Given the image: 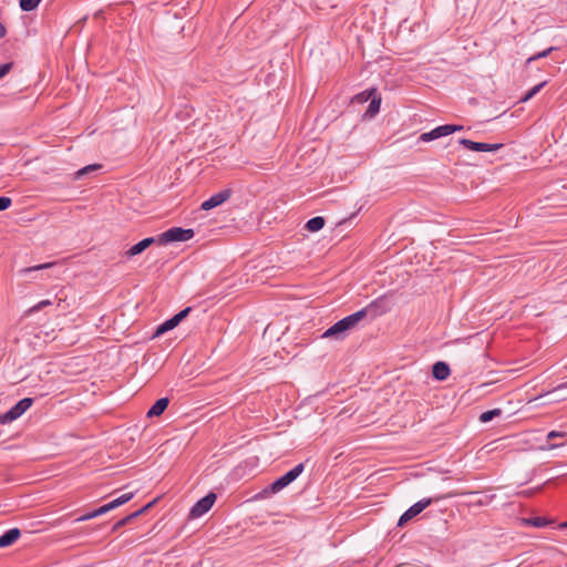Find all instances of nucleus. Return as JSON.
Wrapping results in <instances>:
<instances>
[{"label":"nucleus","mask_w":567,"mask_h":567,"mask_svg":"<svg viewBox=\"0 0 567 567\" xmlns=\"http://www.w3.org/2000/svg\"><path fill=\"white\" fill-rule=\"evenodd\" d=\"M12 69V63H4L0 65V79L7 75Z\"/></svg>","instance_id":"31"},{"label":"nucleus","mask_w":567,"mask_h":567,"mask_svg":"<svg viewBox=\"0 0 567 567\" xmlns=\"http://www.w3.org/2000/svg\"><path fill=\"white\" fill-rule=\"evenodd\" d=\"M303 463L297 464L293 468L275 480L271 484L267 485L259 494L258 497L266 498L272 494H276L296 481L299 475L303 472Z\"/></svg>","instance_id":"1"},{"label":"nucleus","mask_w":567,"mask_h":567,"mask_svg":"<svg viewBox=\"0 0 567 567\" xmlns=\"http://www.w3.org/2000/svg\"><path fill=\"white\" fill-rule=\"evenodd\" d=\"M390 307V300L385 297L378 298L377 300L369 303L367 307L358 310L351 315L344 316L342 319H363L370 318L375 319L384 316Z\"/></svg>","instance_id":"2"},{"label":"nucleus","mask_w":567,"mask_h":567,"mask_svg":"<svg viewBox=\"0 0 567 567\" xmlns=\"http://www.w3.org/2000/svg\"><path fill=\"white\" fill-rule=\"evenodd\" d=\"M195 233L192 228L172 227L157 235V245L165 246L171 243H183L192 239Z\"/></svg>","instance_id":"3"},{"label":"nucleus","mask_w":567,"mask_h":567,"mask_svg":"<svg viewBox=\"0 0 567 567\" xmlns=\"http://www.w3.org/2000/svg\"><path fill=\"white\" fill-rule=\"evenodd\" d=\"M100 515H102V514L100 513V509H99V508H96V509H95V511H93V512H90V513H87V514H84V515H82V516L78 517L74 522H76V523H78V522H85V520L92 519V518H94V517H97V516H100Z\"/></svg>","instance_id":"28"},{"label":"nucleus","mask_w":567,"mask_h":567,"mask_svg":"<svg viewBox=\"0 0 567 567\" xmlns=\"http://www.w3.org/2000/svg\"><path fill=\"white\" fill-rule=\"evenodd\" d=\"M231 196L230 189H223L214 195H212L208 199L204 200L200 205V208L204 210H210L221 204H224Z\"/></svg>","instance_id":"9"},{"label":"nucleus","mask_w":567,"mask_h":567,"mask_svg":"<svg viewBox=\"0 0 567 567\" xmlns=\"http://www.w3.org/2000/svg\"><path fill=\"white\" fill-rule=\"evenodd\" d=\"M96 329H101V332H105L106 330L105 329H102L101 326L96 324Z\"/></svg>","instance_id":"43"},{"label":"nucleus","mask_w":567,"mask_h":567,"mask_svg":"<svg viewBox=\"0 0 567 567\" xmlns=\"http://www.w3.org/2000/svg\"><path fill=\"white\" fill-rule=\"evenodd\" d=\"M372 94H374V96L371 100V102L368 106V111H367V113L370 114V116H374L380 110L381 97L375 96L377 90L375 89L367 90L358 96L359 100L361 102H363V101H368Z\"/></svg>","instance_id":"10"},{"label":"nucleus","mask_w":567,"mask_h":567,"mask_svg":"<svg viewBox=\"0 0 567 567\" xmlns=\"http://www.w3.org/2000/svg\"><path fill=\"white\" fill-rule=\"evenodd\" d=\"M152 244H157V236L147 237L141 240L140 243L133 245L127 251V257H134L136 255L142 254L146 248H148Z\"/></svg>","instance_id":"14"},{"label":"nucleus","mask_w":567,"mask_h":567,"mask_svg":"<svg viewBox=\"0 0 567 567\" xmlns=\"http://www.w3.org/2000/svg\"><path fill=\"white\" fill-rule=\"evenodd\" d=\"M462 130H463V126H461V125H454V124L440 125L430 132L422 133L419 136V142L427 143V142L447 136L450 134H453V133L462 131Z\"/></svg>","instance_id":"5"},{"label":"nucleus","mask_w":567,"mask_h":567,"mask_svg":"<svg viewBox=\"0 0 567 567\" xmlns=\"http://www.w3.org/2000/svg\"><path fill=\"white\" fill-rule=\"evenodd\" d=\"M12 204L10 197L1 196L0 197V212L8 209Z\"/></svg>","instance_id":"30"},{"label":"nucleus","mask_w":567,"mask_h":567,"mask_svg":"<svg viewBox=\"0 0 567 567\" xmlns=\"http://www.w3.org/2000/svg\"><path fill=\"white\" fill-rule=\"evenodd\" d=\"M54 265V262H45V264H41V265H37V266H33V267H28V268H23L20 270V274H29L31 271H38V270H42V269H48V268H51L52 266Z\"/></svg>","instance_id":"24"},{"label":"nucleus","mask_w":567,"mask_h":567,"mask_svg":"<svg viewBox=\"0 0 567 567\" xmlns=\"http://www.w3.org/2000/svg\"><path fill=\"white\" fill-rule=\"evenodd\" d=\"M7 34L6 27L0 22V39L4 38Z\"/></svg>","instance_id":"37"},{"label":"nucleus","mask_w":567,"mask_h":567,"mask_svg":"<svg viewBox=\"0 0 567 567\" xmlns=\"http://www.w3.org/2000/svg\"><path fill=\"white\" fill-rule=\"evenodd\" d=\"M556 48L555 47H550L542 52H538L536 53L535 55L530 56L527 59V63H532L533 61H536L538 59H543V58H546L553 51H555Z\"/></svg>","instance_id":"25"},{"label":"nucleus","mask_w":567,"mask_h":567,"mask_svg":"<svg viewBox=\"0 0 567 567\" xmlns=\"http://www.w3.org/2000/svg\"><path fill=\"white\" fill-rule=\"evenodd\" d=\"M21 536V530L17 527L6 530L0 536V548L9 547L14 544Z\"/></svg>","instance_id":"15"},{"label":"nucleus","mask_w":567,"mask_h":567,"mask_svg":"<svg viewBox=\"0 0 567 567\" xmlns=\"http://www.w3.org/2000/svg\"><path fill=\"white\" fill-rule=\"evenodd\" d=\"M561 445H563V444H550V445L548 446V449H549V450H553V449L559 447V446H561Z\"/></svg>","instance_id":"41"},{"label":"nucleus","mask_w":567,"mask_h":567,"mask_svg":"<svg viewBox=\"0 0 567 567\" xmlns=\"http://www.w3.org/2000/svg\"><path fill=\"white\" fill-rule=\"evenodd\" d=\"M51 305H52V303H51V301H50V300H42V301H40L37 306L31 307L30 309H28V310L25 311V315H27V316H30V315L34 313V311H35V310L41 309V308H43V307H45V306H51Z\"/></svg>","instance_id":"29"},{"label":"nucleus","mask_w":567,"mask_h":567,"mask_svg":"<svg viewBox=\"0 0 567 567\" xmlns=\"http://www.w3.org/2000/svg\"><path fill=\"white\" fill-rule=\"evenodd\" d=\"M33 403V399L23 398L18 401L9 411L0 413V423L8 424L19 419Z\"/></svg>","instance_id":"4"},{"label":"nucleus","mask_w":567,"mask_h":567,"mask_svg":"<svg viewBox=\"0 0 567 567\" xmlns=\"http://www.w3.org/2000/svg\"><path fill=\"white\" fill-rule=\"evenodd\" d=\"M49 323L50 322H47L44 324H41L37 328H34L35 330V338L42 340L43 342H51V341H54L59 338V336L55 333V328L54 327H49Z\"/></svg>","instance_id":"11"},{"label":"nucleus","mask_w":567,"mask_h":567,"mask_svg":"<svg viewBox=\"0 0 567 567\" xmlns=\"http://www.w3.org/2000/svg\"><path fill=\"white\" fill-rule=\"evenodd\" d=\"M216 494L209 492L206 496L197 501L195 505L190 508L189 517L197 518L206 514L213 507L214 503L216 502Z\"/></svg>","instance_id":"7"},{"label":"nucleus","mask_w":567,"mask_h":567,"mask_svg":"<svg viewBox=\"0 0 567 567\" xmlns=\"http://www.w3.org/2000/svg\"><path fill=\"white\" fill-rule=\"evenodd\" d=\"M546 82H543V83H539L537 85H535L534 87H532L526 94L524 97L520 99L522 102H526L528 100H530L534 95H536L540 89L545 85Z\"/></svg>","instance_id":"27"},{"label":"nucleus","mask_w":567,"mask_h":567,"mask_svg":"<svg viewBox=\"0 0 567 567\" xmlns=\"http://www.w3.org/2000/svg\"><path fill=\"white\" fill-rule=\"evenodd\" d=\"M565 435H566L565 432L550 431L547 434V440L550 441V440H554V439H557V437H564Z\"/></svg>","instance_id":"32"},{"label":"nucleus","mask_w":567,"mask_h":567,"mask_svg":"<svg viewBox=\"0 0 567 567\" xmlns=\"http://www.w3.org/2000/svg\"><path fill=\"white\" fill-rule=\"evenodd\" d=\"M101 168V165L100 164H91V165H87L85 167H82L81 169L76 171L75 174H74V178L75 179H80L82 178L84 175L91 173V172H95L97 169Z\"/></svg>","instance_id":"22"},{"label":"nucleus","mask_w":567,"mask_h":567,"mask_svg":"<svg viewBox=\"0 0 567 567\" xmlns=\"http://www.w3.org/2000/svg\"><path fill=\"white\" fill-rule=\"evenodd\" d=\"M133 520H134V518L131 514L121 518L113 525L112 532L114 533V532L118 530L120 528L124 527L125 525L130 524Z\"/></svg>","instance_id":"26"},{"label":"nucleus","mask_w":567,"mask_h":567,"mask_svg":"<svg viewBox=\"0 0 567 567\" xmlns=\"http://www.w3.org/2000/svg\"><path fill=\"white\" fill-rule=\"evenodd\" d=\"M169 404L168 398H161L155 401V403L147 411V417L159 416L164 413Z\"/></svg>","instance_id":"17"},{"label":"nucleus","mask_w":567,"mask_h":567,"mask_svg":"<svg viewBox=\"0 0 567 567\" xmlns=\"http://www.w3.org/2000/svg\"><path fill=\"white\" fill-rule=\"evenodd\" d=\"M40 2L41 0H20V8L23 11H32L39 6Z\"/></svg>","instance_id":"23"},{"label":"nucleus","mask_w":567,"mask_h":567,"mask_svg":"<svg viewBox=\"0 0 567 567\" xmlns=\"http://www.w3.org/2000/svg\"><path fill=\"white\" fill-rule=\"evenodd\" d=\"M179 323H181V321H163V323H161L156 328L155 332L152 334V339L158 338V337L163 336L164 333L173 330Z\"/></svg>","instance_id":"18"},{"label":"nucleus","mask_w":567,"mask_h":567,"mask_svg":"<svg viewBox=\"0 0 567 567\" xmlns=\"http://www.w3.org/2000/svg\"><path fill=\"white\" fill-rule=\"evenodd\" d=\"M324 218L321 217V216H317V217H313L311 219H309L307 223H306V229L311 231V233H315V231H319L323 228L324 226Z\"/></svg>","instance_id":"19"},{"label":"nucleus","mask_w":567,"mask_h":567,"mask_svg":"<svg viewBox=\"0 0 567 567\" xmlns=\"http://www.w3.org/2000/svg\"><path fill=\"white\" fill-rule=\"evenodd\" d=\"M524 522H525L526 525H530V526H534V527H537V528L545 527V526H547L549 524L547 518L540 517V516L527 518Z\"/></svg>","instance_id":"21"},{"label":"nucleus","mask_w":567,"mask_h":567,"mask_svg":"<svg viewBox=\"0 0 567 567\" xmlns=\"http://www.w3.org/2000/svg\"><path fill=\"white\" fill-rule=\"evenodd\" d=\"M451 369L444 361H437L432 367V375L437 381H444L449 378Z\"/></svg>","instance_id":"16"},{"label":"nucleus","mask_w":567,"mask_h":567,"mask_svg":"<svg viewBox=\"0 0 567 567\" xmlns=\"http://www.w3.org/2000/svg\"><path fill=\"white\" fill-rule=\"evenodd\" d=\"M192 311H193V308L192 307H187V308L183 309L179 312L186 318Z\"/></svg>","instance_id":"36"},{"label":"nucleus","mask_w":567,"mask_h":567,"mask_svg":"<svg viewBox=\"0 0 567 567\" xmlns=\"http://www.w3.org/2000/svg\"><path fill=\"white\" fill-rule=\"evenodd\" d=\"M144 513H146V508H140L137 511H135L134 513H132L131 515L133 516V518H137L138 516L143 515Z\"/></svg>","instance_id":"35"},{"label":"nucleus","mask_w":567,"mask_h":567,"mask_svg":"<svg viewBox=\"0 0 567 567\" xmlns=\"http://www.w3.org/2000/svg\"><path fill=\"white\" fill-rule=\"evenodd\" d=\"M409 520H411L406 515L403 513L401 517L399 518L398 526L403 527Z\"/></svg>","instance_id":"34"},{"label":"nucleus","mask_w":567,"mask_h":567,"mask_svg":"<svg viewBox=\"0 0 567 567\" xmlns=\"http://www.w3.org/2000/svg\"><path fill=\"white\" fill-rule=\"evenodd\" d=\"M134 497V493L133 492H130V493H125L118 497H116L115 499L109 502L107 504H104L102 506L99 507L100 509V513L103 515L127 502H130L132 498Z\"/></svg>","instance_id":"13"},{"label":"nucleus","mask_w":567,"mask_h":567,"mask_svg":"<svg viewBox=\"0 0 567 567\" xmlns=\"http://www.w3.org/2000/svg\"><path fill=\"white\" fill-rule=\"evenodd\" d=\"M267 334H269L270 338H272L275 334V326L272 322H270L264 330V336Z\"/></svg>","instance_id":"33"},{"label":"nucleus","mask_w":567,"mask_h":567,"mask_svg":"<svg viewBox=\"0 0 567 567\" xmlns=\"http://www.w3.org/2000/svg\"><path fill=\"white\" fill-rule=\"evenodd\" d=\"M501 414H502L501 409L488 410V411L483 412L480 415V421L482 423H487V422L492 421L494 417L499 416Z\"/></svg>","instance_id":"20"},{"label":"nucleus","mask_w":567,"mask_h":567,"mask_svg":"<svg viewBox=\"0 0 567 567\" xmlns=\"http://www.w3.org/2000/svg\"><path fill=\"white\" fill-rule=\"evenodd\" d=\"M564 388H567V382H566V383L560 384L557 389H564Z\"/></svg>","instance_id":"42"},{"label":"nucleus","mask_w":567,"mask_h":567,"mask_svg":"<svg viewBox=\"0 0 567 567\" xmlns=\"http://www.w3.org/2000/svg\"><path fill=\"white\" fill-rule=\"evenodd\" d=\"M460 144L463 145L465 148L473 151V152H495L499 150L503 144H489V143H483V142H474L467 138H461Z\"/></svg>","instance_id":"8"},{"label":"nucleus","mask_w":567,"mask_h":567,"mask_svg":"<svg viewBox=\"0 0 567 567\" xmlns=\"http://www.w3.org/2000/svg\"><path fill=\"white\" fill-rule=\"evenodd\" d=\"M169 319H185V317L181 312H177L174 316H172Z\"/></svg>","instance_id":"38"},{"label":"nucleus","mask_w":567,"mask_h":567,"mask_svg":"<svg viewBox=\"0 0 567 567\" xmlns=\"http://www.w3.org/2000/svg\"><path fill=\"white\" fill-rule=\"evenodd\" d=\"M358 322L359 321H336V323L327 329L321 337L343 340Z\"/></svg>","instance_id":"6"},{"label":"nucleus","mask_w":567,"mask_h":567,"mask_svg":"<svg viewBox=\"0 0 567 567\" xmlns=\"http://www.w3.org/2000/svg\"><path fill=\"white\" fill-rule=\"evenodd\" d=\"M155 502H156V501L154 499V501H152V502L147 503L146 505H144V506H143V508H146V512H147L151 507H153V505L155 504Z\"/></svg>","instance_id":"39"},{"label":"nucleus","mask_w":567,"mask_h":567,"mask_svg":"<svg viewBox=\"0 0 567 567\" xmlns=\"http://www.w3.org/2000/svg\"><path fill=\"white\" fill-rule=\"evenodd\" d=\"M439 499H440V497H436V498H422L419 502H416L415 504H413L411 507H409L404 512V514L406 515V517L412 519L415 516H417L420 513H422L427 506H430L433 503V501H439Z\"/></svg>","instance_id":"12"},{"label":"nucleus","mask_w":567,"mask_h":567,"mask_svg":"<svg viewBox=\"0 0 567 567\" xmlns=\"http://www.w3.org/2000/svg\"><path fill=\"white\" fill-rule=\"evenodd\" d=\"M558 527H559L560 529H566V528H567V520H566V522L560 523Z\"/></svg>","instance_id":"40"}]
</instances>
